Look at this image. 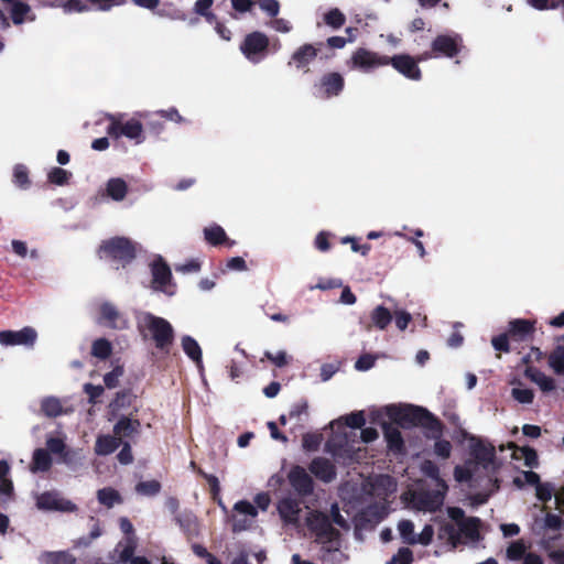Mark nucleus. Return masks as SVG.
<instances>
[{
	"mask_svg": "<svg viewBox=\"0 0 564 564\" xmlns=\"http://www.w3.org/2000/svg\"><path fill=\"white\" fill-rule=\"evenodd\" d=\"M549 366L558 376H564V345L556 346L547 358Z\"/></svg>",
	"mask_w": 564,
	"mask_h": 564,
	"instance_id": "c9c22d12",
	"label": "nucleus"
},
{
	"mask_svg": "<svg viewBox=\"0 0 564 564\" xmlns=\"http://www.w3.org/2000/svg\"><path fill=\"white\" fill-rule=\"evenodd\" d=\"M535 322L523 318H516L509 322L507 334L511 340L527 341L533 337Z\"/></svg>",
	"mask_w": 564,
	"mask_h": 564,
	"instance_id": "dca6fc26",
	"label": "nucleus"
},
{
	"mask_svg": "<svg viewBox=\"0 0 564 564\" xmlns=\"http://www.w3.org/2000/svg\"><path fill=\"white\" fill-rule=\"evenodd\" d=\"M143 322L145 328L151 334L155 347L163 352H169L174 341V329L171 323L152 313H145Z\"/></svg>",
	"mask_w": 564,
	"mask_h": 564,
	"instance_id": "39448f33",
	"label": "nucleus"
},
{
	"mask_svg": "<svg viewBox=\"0 0 564 564\" xmlns=\"http://www.w3.org/2000/svg\"><path fill=\"white\" fill-rule=\"evenodd\" d=\"M345 87V79L341 74L337 72H329L324 74L315 88L318 90L319 96L329 99L338 96Z\"/></svg>",
	"mask_w": 564,
	"mask_h": 564,
	"instance_id": "ddd939ff",
	"label": "nucleus"
},
{
	"mask_svg": "<svg viewBox=\"0 0 564 564\" xmlns=\"http://www.w3.org/2000/svg\"><path fill=\"white\" fill-rule=\"evenodd\" d=\"M318 55V48L313 44H303L291 56V61L295 64L296 68H305Z\"/></svg>",
	"mask_w": 564,
	"mask_h": 564,
	"instance_id": "393cba45",
	"label": "nucleus"
},
{
	"mask_svg": "<svg viewBox=\"0 0 564 564\" xmlns=\"http://www.w3.org/2000/svg\"><path fill=\"white\" fill-rule=\"evenodd\" d=\"M36 507L43 511L75 512L77 506L57 491H44L36 497Z\"/></svg>",
	"mask_w": 564,
	"mask_h": 564,
	"instance_id": "6e6552de",
	"label": "nucleus"
},
{
	"mask_svg": "<svg viewBox=\"0 0 564 564\" xmlns=\"http://www.w3.org/2000/svg\"><path fill=\"white\" fill-rule=\"evenodd\" d=\"M518 451L521 453V457L524 460V465L530 468H534L539 466V457L538 453L534 448L530 446L519 447Z\"/></svg>",
	"mask_w": 564,
	"mask_h": 564,
	"instance_id": "3c124183",
	"label": "nucleus"
},
{
	"mask_svg": "<svg viewBox=\"0 0 564 564\" xmlns=\"http://www.w3.org/2000/svg\"><path fill=\"white\" fill-rule=\"evenodd\" d=\"M46 447L48 453L56 455L64 454V451L66 449L64 441L59 437H48L46 440Z\"/></svg>",
	"mask_w": 564,
	"mask_h": 564,
	"instance_id": "338daca9",
	"label": "nucleus"
},
{
	"mask_svg": "<svg viewBox=\"0 0 564 564\" xmlns=\"http://www.w3.org/2000/svg\"><path fill=\"white\" fill-rule=\"evenodd\" d=\"M391 312L383 305L376 306L370 313L371 323L366 324L364 327L370 332L372 326L379 330H384L392 322Z\"/></svg>",
	"mask_w": 564,
	"mask_h": 564,
	"instance_id": "b1692460",
	"label": "nucleus"
},
{
	"mask_svg": "<svg viewBox=\"0 0 564 564\" xmlns=\"http://www.w3.org/2000/svg\"><path fill=\"white\" fill-rule=\"evenodd\" d=\"M13 182L20 188H28L31 184L28 167L23 164H17L13 170Z\"/></svg>",
	"mask_w": 564,
	"mask_h": 564,
	"instance_id": "49530a36",
	"label": "nucleus"
},
{
	"mask_svg": "<svg viewBox=\"0 0 564 564\" xmlns=\"http://www.w3.org/2000/svg\"><path fill=\"white\" fill-rule=\"evenodd\" d=\"M97 499L101 505H104L108 508H111L116 503L121 502V497H120L119 492L111 487H106V488L99 489L97 491Z\"/></svg>",
	"mask_w": 564,
	"mask_h": 564,
	"instance_id": "4c0bfd02",
	"label": "nucleus"
},
{
	"mask_svg": "<svg viewBox=\"0 0 564 564\" xmlns=\"http://www.w3.org/2000/svg\"><path fill=\"white\" fill-rule=\"evenodd\" d=\"M398 530L402 539L410 544V540L415 538L414 524L411 520H401L398 524Z\"/></svg>",
	"mask_w": 564,
	"mask_h": 564,
	"instance_id": "052dcab7",
	"label": "nucleus"
},
{
	"mask_svg": "<svg viewBox=\"0 0 564 564\" xmlns=\"http://www.w3.org/2000/svg\"><path fill=\"white\" fill-rule=\"evenodd\" d=\"M445 491L442 490H425L416 495V505L420 510L435 512L444 503Z\"/></svg>",
	"mask_w": 564,
	"mask_h": 564,
	"instance_id": "f3484780",
	"label": "nucleus"
},
{
	"mask_svg": "<svg viewBox=\"0 0 564 564\" xmlns=\"http://www.w3.org/2000/svg\"><path fill=\"white\" fill-rule=\"evenodd\" d=\"M259 7L271 18H275L280 12V2L278 0H259Z\"/></svg>",
	"mask_w": 564,
	"mask_h": 564,
	"instance_id": "0e129e2a",
	"label": "nucleus"
},
{
	"mask_svg": "<svg viewBox=\"0 0 564 564\" xmlns=\"http://www.w3.org/2000/svg\"><path fill=\"white\" fill-rule=\"evenodd\" d=\"M278 511L286 523H296L301 512V502L297 499L285 497L278 503Z\"/></svg>",
	"mask_w": 564,
	"mask_h": 564,
	"instance_id": "412c9836",
	"label": "nucleus"
},
{
	"mask_svg": "<svg viewBox=\"0 0 564 564\" xmlns=\"http://www.w3.org/2000/svg\"><path fill=\"white\" fill-rule=\"evenodd\" d=\"M288 480L291 487L300 497H308L314 491L313 478L304 467L294 465L288 473Z\"/></svg>",
	"mask_w": 564,
	"mask_h": 564,
	"instance_id": "9b49d317",
	"label": "nucleus"
},
{
	"mask_svg": "<svg viewBox=\"0 0 564 564\" xmlns=\"http://www.w3.org/2000/svg\"><path fill=\"white\" fill-rule=\"evenodd\" d=\"M234 510L237 511L238 513L250 516L251 518H254L258 514V511L254 508V506L247 500H240L236 502L234 506Z\"/></svg>",
	"mask_w": 564,
	"mask_h": 564,
	"instance_id": "69168bd1",
	"label": "nucleus"
},
{
	"mask_svg": "<svg viewBox=\"0 0 564 564\" xmlns=\"http://www.w3.org/2000/svg\"><path fill=\"white\" fill-rule=\"evenodd\" d=\"M310 471L324 482H330L336 478L335 465L325 457H315L308 465Z\"/></svg>",
	"mask_w": 564,
	"mask_h": 564,
	"instance_id": "a211bd4d",
	"label": "nucleus"
},
{
	"mask_svg": "<svg viewBox=\"0 0 564 564\" xmlns=\"http://www.w3.org/2000/svg\"><path fill=\"white\" fill-rule=\"evenodd\" d=\"M524 376L538 384L543 392H551L556 388L555 380L553 378L546 376L544 372L533 366H528L524 369Z\"/></svg>",
	"mask_w": 564,
	"mask_h": 564,
	"instance_id": "a878e982",
	"label": "nucleus"
},
{
	"mask_svg": "<svg viewBox=\"0 0 564 564\" xmlns=\"http://www.w3.org/2000/svg\"><path fill=\"white\" fill-rule=\"evenodd\" d=\"M479 524L480 520L476 517L466 518L457 527L460 532V536L465 535L467 539L475 541L479 538Z\"/></svg>",
	"mask_w": 564,
	"mask_h": 564,
	"instance_id": "f704fd0d",
	"label": "nucleus"
},
{
	"mask_svg": "<svg viewBox=\"0 0 564 564\" xmlns=\"http://www.w3.org/2000/svg\"><path fill=\"white\" fill-rule=\"evenodd\" d=\"M269 47L268 36L259 31H254L246 35L240 45L241 52L249 61H257L256 56L264 53Z\"/></svg>",
	"mask_w": 564,
	"mask_h": 564,
	"instance_id": "4468645a",
	"label": "nucleus"
},
{
	"mask_svg": "<svg viewBox=\"0 0 564 564\" xmlns=\"http://www.w3.org/2000/svg\"><path fill=\"white\" fill-rule=\"evenodd\" d=\"M387 414L390 420L402 426H421L436 433L437 437L442 434V422L425 408L419 405H390L387 408Z\"/></svg>",
	"mask_w": 564,
	"mask_h": 564,
	"instance_id": "f03ea898",
	"label": "nucleus"
},
{
	"mask_svg": "<svg viewBox=\"0 0 564 564\" xmlns=\"http://www.w3.org/2000/svg\"><path fill=\"white\" fill-rule=\"evenodd\" d=\"M343 420L345 425L351 429H361L366 423L365 414L362 411L352 412L343 417Z\"/></svg>",
	"mask_w": 564,
	"mask_h": 564,
	"instance_id": "4d7b16f0",
	"label": "nucleus"
},
{
	"mask_svg": "<svg viewBox=\"0 0 564 564\" xmlns=\"http://www.w3.org/2000/svg\"><path fill=\"white\" fill-rule=\"evenodd\" d=\"M434 453L443 459H447L452 453V444L447 440H437L434 444Z\"/></svg>",
	"mask_w": 564,
	"mask_h": 564,
	"instance_id": "e2e57ef3",
	"label": "nucleus"
},
{
	"mask_svg": "<svg viewBox=\"0 0 564 564\" xmlns=\"http://www.w3.org/2000/svg\"><path fill=\"white\" fill-rule=\"evenodd\" d=\"M388 516L384 505L371 503L355 517L356 528L360 530L375 529Z\"/></svg>",
	"mask_w": 564,
	"mask_h": 564,
	"instance_id": "1a4fd4ad",
	"label": "nucleus"
},
{
	"mask_svg": "<svg viewBox=\"0 0 564 564\" xmlns=\"http://www.w3.org/2000/svg\"><path fill=\"white\" fill-rule=\"evenodd\" d=\"M204 238L209 245L214 247L225 245L228 248H231L235 245V241L227 237L226 231L219 225L206 227L204 229Z\"/></svg>",
	"mask_w": 564,
	"mask_h": 564,
	"instance_id": "bb28decb",
	"label": "nucleus"
},
{
	"mask_svg": "<svg viewBox=\"0 0 564 564\" xmlns=\"http://www.w3.org/2000/svg\"><path fill=\"white\" fill-rule=\"evenodd\" d=\"M306 524L315 535L316 542L325 545V550L328 552L338 550L340 532L332 525L328 514L317 510L312 511L306 518Z\"/></svg>",
	"mask_w": 564,
	"mask_h": 564,
	"instance_id": "7ed1b4c3",
	"label": "nucleus"
},
{
	"mask_svg": "<svg viewBox=\"0 0 564 564\" xmlns=\"http://www.w3.org/2000/svg\"><path fill=\"white\" fill-rule=\"evenodd\" d=\"M175 521L188 538L198 535V523L192 513L176 514Z\"/></svg>",
	"mask_w": 564,
	"mask_h": 564,
	"instance_id": "473e14b6",
	"label": "nucleus"
},
{
	"mask_svg": "<svg viewBox=\"0 0 564 564\" xmlns=\"http://www.w3.org/2000/svg\"><path fill=\"white\" fill-rule=\"evenodd\" d=\"M134 398L135 397L133 395L131 389L118 391L115 399L110 403L112 412L130 406Z\"/></svg>",
	"mask_w": 564,
	"mask_h": 564,
	"instance_id": "58836bf2",
	"label": "nucleus"
},
{
	"mask_svg": "<svg viewBox=\"0 0 564 564\" xmlns=\"http://www.w3.org/2000/svg\"><path fill=\"white\" fill-rule=\"evenodd\" d=\"M421 469L425 476L440 481L444 490H447L445 481L440 478V468L434 462L424 460L422 463Z\"/></svg>",
	"mask_w": 564,
	"mask_h": 564,
	"instance_id": "09e8293b",
	"label": "nucleus"
},
{
	"mask_svg": "<svg viewBox=\"0 0 564 564\" xmlns=\"http://www.w3.org/2000/svg\"><path fill=\"white\" fill-rule=\"evenodd\" d=\"M43 564H76V557L68 551L44 552L41 555Z\"/></svg>",
	"mask_w": 564,
	"mask_h": 564,
	"instance_id": "2f4dec72",
	"label": "nucleus"
},
{
	"mask_svg": "<svg viewBox=\"0 0 564 564\" xmlns=\"http://www.w3.org/2000/svg\"><path fill=\"white\" fill-rule=\"evenodd\" d=\"M510 339L511 338L509 337V335L506 332L503 334L492 337L491 345L498 351L509 352L511 350Z\"/></svg>",
	"mask_w": 564,
	"mask_h": 564,
	"instance_id": "bf43d9fd",
	"label": "nucleus"
},
{
	"mask_svg": "<svg viewBox=\"0 0 564 564\" xmlns=\"http://www.w3.org/2000/svg\"><path fill=\"white\" fill-rule=\"evenodd\" d=\"M437 536L440 540H445L453 550L462 544L460 532L457 530L455 524L451 522H444L441 524Z\"/></svg>",
	"mask_w": 564,
	"mask_h": 564,
	"instance_id": "7c9ffc66",
	"label": "nucleus"
},
{
	"mask_svg": "<svg viewBox=\"0 0 564 564\" xmlns=\"http://www.w3.org/2000/svg\"><path fill=\"white\" fill-rule=\"evenodd\" d=\"M422 57L414 58L409 54L388 56L365 47H358L352 52L347 65L350 69L370 73L379 67L391 65L398 73L411 80H420L422 72L419 62Z\"/></svg>",
	"mask_w": 564,
	"mask_h": 564,
	"instance_id": "f257e3e1",
	"label": "nucleus"
},
{
	"mask_svg": "<svg viewBox=\"0 0 564 564\" xmlns=\"http://www.w3.org/2000/svg\"><path fill=\"white\" fill-rule=\"evenodd\" d=\"M84 392L88 395L89 403L96 404L98 398H100L104 394L105 389L100 384L95 386V384L88 382V383L84 384Z\"/></svg>",
	"mask_w": 564,
	"mask_h": 564,
	"instance_id": "680f3d73",
	"label": "nucleus"
},
{
	"mask_svg": "<svg viewBox=\"0 0 564 564\" xmlns=\"http://www.w3.org/2000/svg\"><path fill=\"white\" fill-rule=\"evenodd\" d=\"M555 488L551 482H540L535 488L536 498L542 502H547L552 499Z\"/></svg>",
	"mask_w": 564,
	"mask_h": 564,
	"instance_id": "6e6d98bb",
	"label": "nucleus"
},
{
	"mask_svg": "<svg viewBox=\"0 0 564 564\" xmlns=\"http://www.w3.org/2000/svg\"><path fill=\"white\" fill-rule=\"evenodd\" d=\"M100 321L105 323L108 327L115 329H123L127 327V321L117 310V307L108 302H105L100 305Z\"/></svg>",
	"mask_w": 564,
	"mask_h": 564,
	"instance_id": "aec40b11",
	"label": "nucleus"
},
{
	"mask_svg": "<svg viewBox=\"0 0 564 564\" xmlns=\"http://www.w3.org/2000/svg\"><path fill=\"white\" fill-rule=\"evenodd\" d=\"M462 42L458 34L454 36L441 34L433 40L431 47L436 55L453 58L460 52Z\"/></svg>",
	"mask_w": 564,
	"mask_h": 564,
	"instance_id": "2eb2a0df",
	"label": "nucleus"
},
{
	"mask_svg": "<svg viewBox=\"0 0 564 564\" xmlns=\"http://www.w3.org/2000/svg\"><path fill=\"white\" fill-rule=\"evenodd\" d=\"M141 430V422L138 419H131L129 416H121L113 425V434L117 437L126 438L138 435Z\"/></svg>",
	"mask_w": 564,
	"mask_h": 564,
	"instance_id": "4be33fe9",
	"label": "nucleus"
},
{
	"mask_svg": "<svg viewBox=\"0 0 564 564\" xmlns=\"http://www.w3.org/2000/svg\"><path fill=\"white\" fill-rule=\"evenodd\" d=\"M527 554V546L523 540L511 542L510 545L507 547V557L510 561L524 560V556Z\"/></svg>",
	"mask_w": 564,
	"mask_h": 564,
	"instance_id": "c03bdc74",
	"label": "nucleus"
},
{
	"mask_svg": "<svg viewBox=\"0 0 564 564\" xmlns=\"http://www.w3.org/2000/svg\"><path fill=\"white\" fill-rule=\"evenodd\" d=\"M112 354V344L106 338H98L91 345V355L98 359L106 360Z\"/></svg>",
	"mask_w": 564,
	"mask_h": 564,
	"instance_id": "e433bc0d",
	"label": "nucleus"
},
{
	"mask_svg": "<svg viewBox=\"0 0 564 564\" xmlns=\"http://www.w3.org/2000/svg\"><path fill=\"white\" fill-rule=\"evenodd\" d=\"M72 176L70 172L62 167H53L47 175L48 182L55 185H66Z\"/></svg>",
	"mask_w": 564,
	"mask_h": 564,
	"instance_id": "de8ad7c7",
	"label": "nucleus"
},
{
	"mask_svg": "<svg viewBox=\"0 0 564 564\" xmlns=\"http://www.w3.org/2000/svg\"><path fill=\"white\" fill-rule=\"evenodd\" d=\"M324 22L333 29H339L345 24L346 17L339 9L334 8L324 14Z\"/></svg>",
	"mask_w": 564,
	"mask_h": 564,
	"instance_id": "37998d69",
	"label": "nucleus"
},
{
	"mask_svg": "<svg viewBox=\"0 0 564 564\" xmlns=\"http://www.w3.org/2000/svg\"><path fill=\"white\" fill-rule=\"evenodd\" d=\"M462 435L470 442V455L475 458L477 464L487 468L494 463L496 458V449L491 444H485L480 438L469 434L465 430H462Z\"/></svg>",
	"mask_w": 564,
	"mask_h": 564,
	"instance_id": "9d476101",
	"label": "nucleus"
},
{
	"mask_svg": "<svg viewBox=\"0 0 564 564\" xmlns=\"http://www.w3.org/2000/svg\"><path fill=\"white\" fill-rule=\"evenodd\" d=\"M121 444V438L117 437L115 434L100 435L97 437L95 452L97 455L106 456L113 453Z\"/></svg>",
	"mask_w": 564,
	"mask_h": 564,
	"instance_id": "cd10ccee",
	"label": "nucleus"
},
{
	"mask_svg": "<svg viewBox=\"0 0 564 564\" xmlns=\"http://www.w3.org/2000/svg\"><path fill=\"white\" fill-rule=\"evenodd\" d=\"M52 457L48 453V451L44 448H36L33 452L32 462L30 464V470L33 474H36L39 471H47L52 467Z\"/></svg>",
	"mask_w": 564,
	"mask_h": 564,
	"instance_id": "c85d7f7f",
	"label": "nucleus"
},
{
	"mask_svg": "<svg viewBox=\"0 0 564 564\" xmlns=\"http://www.w3.org/2000/svg\"><path fill=\"white\" fill-rule=\"evenodd\" d=\"M100 259L107 258L122 265L130 263L137 256L134 243L126 237H113L104 240L98 249Z\"/></svg>",
	"mask_w": 564,
	"mask_h": 564,
	"instance_id": "20e7f679",
	"label": "nucleus"
},
{
	"mask_svg": "<svg viewBox=\"0 0 564 564\" xmlns=\"http://www.w3.org/2000/svg\"><path fill=\"white\" fill-rule=\"evenodd\" d=\"M42 412L48 417H56L63 413V406L57 398L48 397L41 402Z\"/></svg>",
	"mask_w": 564,
	"mask_h": 564,
	"instance_id": "ea45409f",
	"label": "nucleus"
},
{
	"mask_svg": "<svg viewBox=\"0 0 564 564\" xmlns=\"http://www.w3.org/2000/svg\"><path fill=\"white\" fill-rule=\"evenodd\" d=\"M106 193L112 200L121 202L128 194V184L121 177L109 178L106 184Z\"/></svg>",
	"mask_w": 564,
	"mask_h": 564,
	"instance_id": "c756f323",
	"label": "nucleus"
},
{
	"mask_svg": "<svg viewBox=\"0 0 564 564\" xmlns=\"http://www.w3.org/2000/svg\"><path fill=\"white\" fill-rule=\"evenodd\" d=\"M511 395L521 404H530L534 399L533 390L528 388H512Z\"/></svg>",
	"mask_w": 564,
	"mask_h": 564,
	"instance_id": "8fccbe9b",
	"label": "nucleus"
},
{
	"mask_svg": "<svg viewBox=\"0 0 564 564\" xmlns=\"http://www.w3.org/2000/svg\"><path fill=\"white\" fill-rule=\"evenodd\" d=\"M107 118L110 121L107 127V134L111 138L119 139L120 137H126L130 140H134L138 144L144 141L143 126L138 119L131 118L122 122L121 119L115 115H108Z\"/></svg>",
	"mask_w": 564,
	"mask_h": 564,
	"instance_id": "423d86ee",
	"label": "nucleus"
},
{
	"mask_svg": "<svg viewBox=\"0 0 564 564\" xmlns=\"http://www.w3.org/2000/svg\"><path fill=\"white\" fill-rule=\"evenodd\" d=\"M37 338V333L33 327L25 326L20 330H1L0 344L3 346H25L33 347Z\"/></svg>",
	"mask_w": 564,
	"mask_h": 564,
	"instance_id": "f8f14e48",
	"label": "nucleus"
},
{
	"mask_svg": "<svg viewBox=\"0 0 564 564\" xmlns=\"http://www.w3.org/2000/svg\"><path fill=\"white\" fill-rule=\"evenodd\" d=\"M327 451L335 457L350 458L355 452L354 444L349 442L348 435L337 434L326 443Z\"/></svg>",
	"mask_w": 564,
	"mask_h": 564,
	"instance_id": "6ab92c4d",
	"label": "nucleus"
},
{
	"mask_svg": "<svg viewBox=\"0 0 564 564\" xmlns=\"http://www.w3.org/2000/svg\"><path fill=\"white\" fill-rule=\"evenodd\" d=\"M151 272L153 289L170 296L174 295L176 285L172 282V272L169 264L160 258L152 263Z\"/></svg>",
	"mask_w": 564,
	"mask_h": 564,
	"instance_id": "0eeeda50",
	"label": "nucleus"
},
{
	"mask_svg": "<svg viewBox=\"0 0 564 564\" xmlns=\"http://www.w3.org/2000/svg\"><path fill=\"white\" fill-rule=\"evenodd\" d=\"M433 536H434V529L431 524H425V527L423 528V530L421 531V533L414 539H411L410 540V544L413 545V544H422V545H430L433 541Z\"/></svg>",
	"mask_w": 564,
	"mask_h": 564,
	"instance_id": "603ef678",
	"label": "nucleus"
},
{
	"mask_svg": "<svg viewBox=\"0 0 564 564\" xmlns=\"http://www.w3.org/2000/svg\"><path fill=\"white\" fill-rule=\"evenodd\" d=\"M10 465L6 459L0 460V492L9 496L13 492L12 480L8 478Z\"/></svg>",
	"mask_w": 564,
	"mask_h": 564,
	"instance_id": "a19ab883",
	"label": "nucleus"
},
{
	"mask_svg": "<svg viewBox=\"0 0 564 564\" xmlns=\"http://www.w3.org/2000/svg\"><path fill=\"white\" fill-rule=\"evenodd\" d=\"M124 369L122 366H116L111 371L104 376L105 386L108 389H113L119 384V378L123 375Z\"/></svg>",
	"mask_w": 564,
	"mask_h": 564,
	"instance_id": "5fc2aeb1",
	"label": "nucleus"
},
{
	"mask_svg": "<svg viewBox=\"0 0 564 564\" xmlns=\"http://www.w3.org/2000/svg\"><path fill=\"white\" fill-rule=\"evenodd\" d=\"M161 482L153 479L147 481H140L135 486V491L143 496H155L161 491Z\"/></svg>",
	"mask_w": 564,
	"mask_h": 564,
	"instance_id": "a18cd8bd",
	"label": "nucleus"
},
{
	"mask_svg": "<svg viewBox=\"0 0 564 564\" xmlns=\"http://www.w3.org/2000/svg\"><path fill=\"white\" fill-rule=\"evenodd\" d=\"M383 435L387 441L388 448L395 453L401 454L404 452V441L398 426L391 423H384L382 425Z\"/></svg>",
	"mask_w": 564,
	"mask_h": 564,
	"instance_id": "5701e85b",
	"label": "nucleus"
},
{
	"mask_svg": "<svg viewBox=\"0 0 564 564\" xmlns=\"http://www.w3.org/2000/svg\"><path fill=\"white\" fill-rule=\"evenodd\" d=\"M264 358L273 362L279 368H282L289 364L288 355L283 350L278 351L275 355L271 351H265Z\"/></svg>",
	"mask_w": 564,
	"mask_h": 564,
	"instance_id": "774afa93",
	"label": "nucleus"
},
{
	"mask_svg": "<svg viewBox=\"0 0 564 564\" xmlns=\"http://www.w3.org/2000/svg\"><path fill=\"white\" fill-rule=\"evenodd\" d=\"M182 348L189 359L196 362L197 366L202 365V349L198 343L188 335L182 337Z\"/></svg>",
	"mask_w": 564,
	"mask_h": 564,
	"instance_id": "72a5a7b5",
	"label": "nucleus"
},
{
	"mask_svg": "<svg viewBox=\"0 0 564 564\" xmlns=\"http://www.w3.org/2000/svg\"><path fill=\"white\" fill-rule=\"evenodd\" d=\"M413 562V552L409 547H400L387 564H411Z\"/></svg>",
	"mask_w": 564,
	"mask_h": 564,
	"instance_id": "864d4df0",
	"label": "nucleus"
},
{
	"mask_svg": "<svg viewBox=\"0 0 564 564\" xmlns=\"http://www.w3.org/2000/svg\"><path fill=\"white\" fill-rule=\"evenodd\" d=\"M322 443V435L318 433H305L302 438L303 448L306 451H317Z\"/></svg>",
	"mask_w": 564,
	"mask_h": 564,
	"instance_id": "13d9d810",
	"label": "nucleus"
},
{
	"mask_svg": "<svg viewBox=\"0 0 564 564\" xmlns=\"http://www.w3.org/2000/svg\"><path fill=\"white\" fill-rule=\"evenodd\" d=\"M11 3V19L14 24L24 22L26 13L30 11V6L19 0H13Z\"/></svg>",
	"mask_w": 564,
	"mask_h": 564,
	"instance_id": "79ce46f5",
	"label": "nucleus"
}]
</instances>
